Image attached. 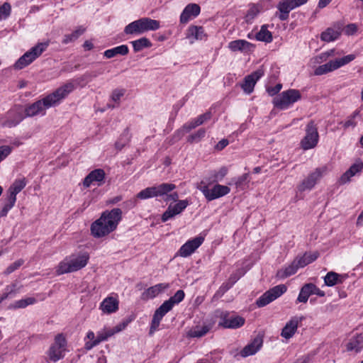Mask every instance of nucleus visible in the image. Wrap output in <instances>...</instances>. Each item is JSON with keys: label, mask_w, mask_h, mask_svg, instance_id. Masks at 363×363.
<instances>
[{"label": "nucleus", "mask_w": 363, "mask_h": 363, "mask_svg": "<svg viewBox=\"0 0 363 363\" xmlns=\"http://www.w3.org/2000/svg\"><path fill=\"white\" fill-rule=\"evenodd\" d=\"M113 332L111 329L104 330L98 333L96 339L92 342H86L85 343V349L90 350L94 347L98 345L101 342L106 340L108 337L113 336Z\"/></svg>", "instance_id": "obj_24"}, {"label": "nucleus", "mask_w": 363, "mask_h": 363, "mask_svg": "<svg viewBox=\"0 0 363 363\" xmlns=\"http://www.w3.org/2000/svg\"><path fill=\"white\" fill-rule=\"evenodd\" d=\"M105 179V172L102 169H96L91 171L84 179L83 184L85 187H89L94 182H99L98 185H101Z\"/></svg>", "instance_id": "obj_22"}, {"label": "nucleus", "mask_w": 363, "mask_h": 363, "mask_svg": "<svg viewBox=\"0 0 363 363\" xmlns=\"http://www.w3.org/2000/svg\"><path fill=\"white\" fill-rule=\"evenodd\" d=\"M256 39L259 41L270 43L272 40V35L267 30V26L264 25L256 35Z\"/></svg>", "instance_id": "obj_39"}, {"label": "nucleus", "mask_w": 363, "mask_h": 363, "mask_svg": "<svg viewBox=\"0 0 363 363\" xmlns=\"http://www.w3.org/2000/svg\"><path fill=\"white\" fill-rule=\"evenodd\" d=\"M258 13L259 9L256 6H252L247 11V13L246 15V21H249L253 19L257 15Z\"/></svg>", "instance_id": "obj_56"}, {"label": "nucleus", "mask_w": 363, "mask_h": 363, "mask_svg": "<svg viewBox=\"0 0 363 363\" xmlns=\"http://www.w3.org/2000/svg\"><path fill=\"white\" fill-rule=\"evenodd\" d=\"M355 59V55L353 54L344 56L342 58L330 60L328 63L318 66L314 71L315 75H323L328 72H333Z\"/></svg>", "instance_id": "obj_7"}, {"label": "nucleus", "mask_w": 363, "mask_h": 363, "mask_svg": "<svg viewBox=\"0 0 363 363\" xmlns=\"http://www.w3.org/2000/svg\"><path fill=\"white\" fill-rule=\"evenodd\" d=\"M205 129L201 128L198 130L195 133L189 135L188 137L187 141L191 143H193L194 142H199L201 138H203L205 136Z\"/></svg>", "instance_id": "obj_49"}, {"label": "nucleus", "mask_w": 363, "mask_h": 363, "mask_svg": "<svg viewBox=\"0 0 363 363\" xmlns=\"http://www.w3.org/2000/svg\"><path fill=\"white\" fill-rule=\"evenodd\" d=\"M200 11V6L196 4H189L185 7V13L189 12L193 17L197 16Z\"/></svg>", "instance_id": "obj_50"}, {"label": "nucleus", "mask_w": 363, "mask_h": 363, "mask_svg": "<svg viewBox=\"0 0 363 363\" xmlns=\"http://www.w3.org/2000/svg\"><path fill=\"white\" fill-rule=\"evenodd\" d=\"M252 47V45L245 40H236L231 41L229 45L228 48L232 51H238V50H250V48Z\"/></svg>", "instance_id": "obj_35"}, {"label": "nucleus", "mask_w": 363, "mask_h": 363, "mask_svg": "<svg viewBox=\"0 0 363 363\" xmlns=\"http://www.w3.org/2000/svg\"><path fill=\"white\" fill-rule=\"evenodd\" d=\"M301 94L299 90L290 89L281 92L273 99L274 106L285 110L293 105L294 103L301 100Z\"/></svg>", "instance_id": "obj_4"}, {"label": "nucleus", "mask_w": 363, "mask_h": 363, "mask_svg": "<svg viewBox=\"0 0 363 363\" xmlns=\"http://www.w3.org/2000/svg\"><path fill=\"white\" fill-rule=\"evenodd\" d=\"M102 73L103 71L86 72L80 77L77 79L76 82L79 85L84 86L87 82H90L92 79V78H95Z\"/></svg>", "instance_id": "obj_37"}, {"label": "nucleus", "mask_w": 363, "mask_h": 363, "mask_svg": "<svg viewBox=\"0 0 363 363\" xmlns=\"http://www.w3.org/2000/svg\"><path fill=\"white\" fill-rule=\"evenodd\" d=\"M263 345L262 336L257 335L252 341L247 345L240 352V355L242 357H246L250 355L255 354L257 351L260 350Z\"/></svg>", "instance_id": "obj_20"}, {"label": "nucleus", "mask_w": 363, "mask_h": 363, "mask_svg": "<svg viewBox=\"0 0 363 363\" xmlns=\"http://www.w3.org/2000/svg\"><path fill=\"white\" fill-rule=\"evenodd\" d=\"M101 216H105V219L102 220L104 224L108 226L110 229H116L119 221L122 218V211L116 208L111 211H106L102 213Z\"/></svg>", "instance_id": "obj_14"}, {"label": "nucleus", "mask_w": 363, "mask_h": 363, "mask_svg": "<svg viewBox=\"0 0 363 363\" xmlns=\"http://www.w3.org/2000/svg\"><path fill=\"white\" fill-rule=\"evenodd\" d=\"M282 85L281 84H277L276 86L272 87L267 88V92L269 95L274 96L279 92L281 89Z\"/></svg>", "instance_id": "obj_62"}, {"label": "nucleus", "mask_w": 363, "mask_h": 363, "mask_svg": "<svg viewBox=\"0 0 363 363\" xmlns=\"http://www.w3.org/2000/svg\"><path fill=\"white\" fill-rule=\"evenodd\" d=\"M198 125H196V122L194 121H190L189 123H185L182 126V129L179 131H183V132H185V133H188L191 130L195 128Z\"/></svg>", "instance_id": "obj_58"}, {"label": "nucleus", "mask_w": 363, "mask_h": 363, "mask_svg": "<svg viewBox=\"0 0 363 363\" xmlns=\"http://www.w3.org/2000/svg\"><path fill=\"white\" fill-rule=\"evenodd\" d=\"M211 329V326L205 325L201 327L196 326V328L190 330L188 335L191 337H201L205 335Z\"/></svg>", "instance_id": "obj_38"}, {"label": "nucleus", "mask_w": 363, "mask_h": 363, "mask_svg": "<svg viewBox=\"0 0 363 363\" xmlns=\"http://www.w3.org/2000/svg\"><path fill=\"white\" fill-rule=\"evenodd\" d=\"M169 286V284L161 283L156 284L145 291L142 294V297L143 299L152 298L160 294L162 291L168 289Z\"/></svg>", "instance_id": "obj_25"}, {"label": "nucleus", "mask_w": 363, "mask_h": 363, "mask_svg": "<svg viewBox=\"0 0 363 363\" xmlns=\"http://www.w3.org/2000/svg\"><path fill=\"white\" fill-rule=\"evenodd\" d=\"M75 89L74 84L69 82L57 88L41 100H38L25 109L26 116L32 117L38 114L45 115V110L57 106Z\"/></svg>", "instance_id": "obj_1"}, {"label": "nucleus", "mask_w": 363, "mask_h": 363, "mask_svg": "<svg viewBox=\"0 0 363 363\" xmlns=\"http://www.w3.org/2000/svg\"><path fill=\"white\" fill-rule=\"evenodd\" d=\"M204 238L198 236L192 240H188L179 249V254L181 257H186L191 255L203 243Z\"/></svg>", "instance_id": "obj_18"}, {"label": "nucleus", "mask_w": 363, "mask_h": 363, "mask_svg": "<svg viewBox=\"0 0 363 363\" xmlns=\"http://www.w3.org/2000/svg\"><path fill=\"white\" fill-rule=\"evenodd\" d=\"M105 218V216H100L99 218L91 224V232L94 237L102 238L114 231L113 229H110L108 226L104 224L102 220H104Z\"/></svg>", "instance_id": "obj_19"}, {"label": "nucleus", "mask_w": 363, "mask_h": 363, "mask_svg": "<svg viewBox=\"0 0 363 363\" xmlns=\"http://www.w3.org/2000/svg\"><path fill=\"white\" fill-rule=\"evenodd\" d=\"M315 289V284L312 283L304 284L300 291L297 301L301 303H306L309 296L313 294L312 289Z\"/></svg>", "instance_id": "obj_31"}, {"label": "nucleus", "mask_w": 363, "mask_h": 363, "mask_svg": "<svg viewBox=\"0 0 363 363\" xmlns=\"http://www.w3.org/2000/svg\"><path fill=\"white\" fill-rule=\"evenodd\" d=\"M140 20L145 33L150 30H156L160 28V22L157 20L150 18H141Z\"/></svg>", "instance_id": "obj_36"}, {"label": "nucleus", "mask_w": 363, "mask_h": 363, "mask_svg": "<svg viewBox=\"0 0 363 363\" xmlns=\"http://www.w3.org/2000/svg\"><path fill=\"white\" fill-rule=\"evenodd\" d=\"M303 316H294L285 325L281 330V335L284 338L289 340L296 333L299 323L304 320Z\"/></svg>", "instance_id": "obj_16"}, {"label": "nucleus", "mask_w": 363, "mask_h": 363, "mask_svg": "<svg viewBox=\"0 0 363 363\" xmlns=\"http://www.w3.org/2000/svg\"><path fill=\"white\" fill-rule=\"evenodd\" d=\"M341 34V27L338 26L337 28H328L326 30L323 32L320 35L322 40L325 42H331L339 38Z\"/></svg>", "instance_id": "obj_30"}, {"label": "nucleus", "mask_w": 363, "mask_h": 363, "mask_svg": "<svg viewBox=\"0 0 363 363\" xmlns=\"http://www.w3.org/2000/svg\"><path fill=\"white\" fill-rule=\"evenodd\" d=\"M12 151V147L9 145L0 146V162L4 160Z\"/></svg>", "instance_id": "obj_52"}, {"label": "nucleus", "mask_w": 363, "mask_h": 363, "mask_svg": "<svg viewBox=\"0 0 363 363\" xmlns=\"http://www.w3.org/2000/svg\"><path fill=\"white\" fill-rule=\"evenodd\" d=\"M125 89H115L113 91L111 94V99L115 102H118L122 97L125 94Z\"/></svg>", "instance_id": "obj_55"}, {"label": "nucleus", "mask_w": 363, "mask_h": 363, "mask_svg": "<svg viewBox=\"0 0 363 363\" xmlns=\"http://www.w3.org/2000/svg\"><path fill=\"white\" fill-rule=\"evenodd\" d=\"M264 75V70L260 68L252 72V74L247 75L244 78V82L241 84V87L244 92L250 94L253 90L257 82Z\"/></svg>", "instance_id": "obj_15"}, {"label": "nucleus", "mask_w": 363, "mask_h": 363, "mask_svg": "<svg viewBox=\"0 0 363 363\" xmlns=\"http://www.w3.org/2000/svg\"><path fill=\"white\" fill-rule=\"evenodd\" d=\"M357 30V27L354 23L348 24L345 28V33L346 35H350L355 33Z\"/></svg>", "instance_id": "obj_60"}, {"label": "nucleus", "mask_w": 363, "mask_h": 363, "mask_svg": "<svg viewBox=\"0 0 363 363\" xmlns=\"http://www.w3.org/2000/svg\"><path fill=\"white\" fill-rule=\"evenodd\" d=\"M249 182L250 178L248 173H245L233 180V182L235 185L236 188L242 189H244V187L249 183Z\"/></svg>", "instance_id": "obj_46"}, {"label": "nucleus", "mask_w": 363, "mask_h": 363, "mask_svg": "<svg viewBox=\"0 0 363 363\" xmlns=\"http://www.w3.org/2000/svg\"><path fill=\"white\" fill-rule=\"evenodd\" d=\"M328 171L326 166L316 168L311 172L303 182L298 185V189L300 191L311 190L317 183V182Z\"/></svg>", "instance_id": "obj_12"}, {"label": "nucleus", "mask_w": 363, "mask_h": 363, "mask_svg": "<svg viewBox=\"0 0 363 363\" xmlns=\"http://www.w3.org/2000/svg\"><path fill=\"white\" fill-rule=\"evenodd\" d=\"M301 268V267L298 266V262H296V259L291 262L290 265L286 267L284 269L279 270L277 273V277L280 279H284L286 278L291 275L294 274L298 269Z\"/></svg>", "instance_id": "obj_32"}, {"label": "nucleus", "mask_w": 363, "mask_h": 363, "mask_svg": "<svg viewBox=\"0 0 363 363\" xmlns=\"http://www.w3.org/2000/svg\"><path fill=\"white\" fill-rule=\"evenodd\" d=\"M89 259L88 253L84 252L75 257L74 255L65 258L60 262L56 269L57 275L78 271L84 267Z\"/></svg>", "instance_id": "obj_3"}, {"label": "nucleus", "mask_w": 363, "mask_h": 363, "mask_svg": "<svg viewBox=\"0 0 363 363\" xmlns=\"http://www.w3.org/2000/svg\"><path fill=\"white\" fill-rule=\"evenodd\" d=\"M228 145V140L227 139H223L218 142L216 146V149L221 150Z\"/></svg>", "instance_id": "obj_64"}, {"label": "nucleus", "mask_w": 363, "mask_h": 363, "mask_svg": "<svg viewBox=\"0 0 363 363\" xmlns=\"http://www.w3.org/2000/svg\"><path fill=\"white\" fill-rule=\"evenodd\" d=\"M135 52H139L145 48H150L152 43L147 38H141L138 40L131 42Z\"/></svg>", "instance_id": "obj_40"}, {"label": "nucleus", "mask_w": 363, "mask_h": 363, "mask_svg": "<svg viewBox=\"0 0 363 363\" xmlns=\"http://www.w3.org/2000/svg\"><path fill=\"white\" fill-rule=\"evenodd\" d=\"M284 284L277 285L263 294L256 301L258 307H264L281 296L286 291Z\"/></svg>", "instance_id": "obj_11"}, {"label": "nucleus", "mask_w": 363, "mask_h": 363, "mask_svg": "<svg viewBox=\"0 0 363 363\" xmlns=\"http://www.w3.org/2000/svg\"><path fill=\"white\" fill-rule=\"evenodd\" d=\"M211 118V112H206L203 114L200 115L197 118L194 120L196 122V125L198 126L203 124L205 121H208Z\"/></svg>", "instance_id": "obj_53"}, {"label": "nucleus", "mask_w": 363, "mask_h": 363, "mask_svg": "<svg viewBox=\"0 0 363 363\" xmlns=\"http://www.w3.org/2000/svg\"><path fill=\"white\" fill-rule=\"evenodd\" d=\"M189 205L187 200H179L174 206L169 205L167 209L162 215V220L167 221L169 219L181 213Z\"/></svg>", "instance_id": "obj_17"}, {"label": "nucleus", "mask_w": 363, "mask_h": 363, "mask_svg": "<svg viewBox=\"0 0 363 363\" xmlns=\"http://www.w3.org/2000/svg\"><path fill=\"white\" fill-rule=\"evenodd\" d=\"M85 29L82 27L79 28L76 30H74L72 33L69 35H65L62 43L64 44H67L69 42L74 41L77 39L81 35H82L84 32Z\"/></svg>", "instance_id": "obj_45"}, {"label": "nucleus", "mask_w": 363, "mask_h": 363, "mask_svg": "<svg viewBox=\"0 0 363 363\" xmlns=\"http://www.w3.org/2000/svg\"><path fill=\"white\" fill-rule=\"evenodd\" d=\"M318 128L313 121L308 123L306 127V135L301 142L303 150H309L316 146L318 142Z\"/></svg>", "instance_id": "obj_9"}, {"label": "nucleus", "mask_w": 363, "mask_h": 363, "mask_svg": "<svg viewBox=\"0 0 363 363\" xmlns=\"http://www.w3.org/2000/svg\"><path fill=\"white\" fill-rule=\"evenodd\" d=\"M129 52L128 47L126 45H121L112 49L106 50L104 55L108 59L112 58L118 55H126Z\"/></svg>", "instance_id": "obj_33"}, {"label": "nucleus", "mask_w": 363, "mask_h": 363, "mask_svg": "<svg viewBox=\"0 0 363 363\" xmlns=\"http://www.w3.org/2000/svg\"><path fill=\"white\" fill-rule=\"evenodd\" d=\"M176 189V186L171 183H162L157 186L147 187L140 191L136 196L139 199H147L152 197L163 196Z\"/></svg>", "instance_id": "obj_6"}, {"label": "nucleus", "mask_w": 363, "mask_h": 363, "mask_svg": "<svg viewBox=\"0 0 363 363\" xmlns=\"http://www.w3.org/2000/svg\"><path fill=\"white\" fill-rule=\"evenodd\" d=\"M363 349V334L359 333L352 337L346 345L348 352H359Z\"/></svg>", "instance_id": "obj_23"}, {"label": "nucleus", "mask_w": 363, "mask_h": 363, "mask_svg": "<svg viewBox=\"0 0 363 363\" xmlns=\"http://www.w3.org/2000/svg\"><path fill=\"white\" fill-rule=\"evenodd\" d=\"M245 319L238 315H225L222 317V321L219 323L220 325L225 328H238L245 324Z\"/></svg>", "instance_id": "obj_21"}, {"label": "nucleus", "mask_w": 363, "mask_h": 363, "mask_svg": "<svg viewBox=\"0 0 363 363\" xmlns=\"http://www.w3.org/2000/svg\"><path fill=\"white\" fill-rule=\"evenodd\" d=\"M198 188L208 201H213L225 196L230 191L228 186L220 184H216L211 189H210L206 185L201 186Z\"/></svg>", "instance_id": "obj_13"}, {"label": "nucleus", "mask_w": 363, "mask_h": 363, "mask_svg": "<svg viewBox=\"0 0 363 363\" xmlns=\"http://www.w3.org/2000/svg\"><path fill=\"white\" fill-rule=\"evenodd\" d=\"M23 264V259H18V260L14 262L13 263H12L7 267V269L6 270V274L12 273L16 269H17L18 267H20Z\"/></svg>", "instance_id": "obj_54"}, {"label": "nucleus", "mask_w": 363, "mask_h": 363, "mask_svg": "<svg viewBox=\"0 0 363 363\" xmlns=\"http://www.w3.org/2000/svg\"><path fill=\"white\" fill-rule=\"evenodd\" d=\"M183 290H178L173 296L165 301L155 312L152 320L150 333L152 334L159 327L162 318L172 310L175 304L180 303L184 298Z\"/></svg>", "instance_id": "obj_2"}, {"label": "nucleus", "mask_w": 363, "mask_h": 363, "mask_svg": "<svg viewBox=\"0 0 363 363\" xmlns=\"http://www.w3.org/2000/svg\"><path fill=\"white\" fill-rule=\"evenodd\" d=\"M130 138V135L129 133V130L128 128H126L121 135V138L118 139V140L116 142V147L118 150H121L125 145V144L128 143Z\"/></svg>", "instance_id": "obj_43"}, {"label": "nucleus", "mask_w": 363, "mask_h": 363, "mask_svg": "<svg viewBox=\"0 0 363 363\" xmlns=\"http://www.w3.org/2000/svg\"><path fill=\"white\" fill-rule=\"evenodd\" d=\"M11 5L6 2L0 6V20L7 18L11 13Z\"/></svg>", "instance_id": "obj_51"}, {"label": "nucleus", "mask_w": 363, "mask_h": 363, "mask_svg": "<svg viewBox=\"0 0 363 363\" xmlns=\"http://www.w3.org/2000/svg\"><path fill=\"white\" fill-rule=\"evenodd\" d=\"M48 43H40L24 53L14 64L16 69H22L32 63L47 49Z\"/></svg>", "instance_id": "obj_5"}, {"label": "nucleus", "mask_w": 363, "mask_h": 363, "mask_svg": "<svg viewBox=\"0 0 363 363\" xmlns=\"http://www.w3.org/2000/svg\"><path fill=\"white\" fill-rule=\"evenodd\" d=\"M359 114V111H354L353 114L349 117L344 124L345 128H349L350 126H355L356 123L354 122L355 117Z\"/></svg>", "instance_id": "obj_57"}, {"label": "nucleus", "mask_w": 363, "mask_h": 363, "mask_svg": "<svg viewBox=\"0 0 363 363\" xmlns=\"http://www.w3.org/2000/svg\"><path fill=\"white\" fill-rule=\"evenodd\" d=\"M191 17V15L190 13H189V12L186 13V14H185V9H184L180 16V22L182 23H186L187 22H189Z\"/></svg>", "instance_id": "obj_63"}, {"label": "nucleus", "mask_w": 363, "mask_h": 363, "mask_svg": "<svg viewBox=\"0 0 363 363\" xmlns=\"http://www.w3.org/2000/svg\"><path fill=\"white\" fill-rule=\"evenodd\" d=\"M308 0H281L277 4L279 12L276 16L281 21H286L289 18L291 11L296 7L305 4Z\"/></svg>", "instance_id": "obj_10"}, {"label": "nucleus", "mask_w": 363, "mask_h": 363, "mask_svg": "<svg viewBox=\"0 0 363 363\" xmlns=\"http://www.w3.org/2000/svg\"><path fill=\"white\" fill-rule=\"evenodd\" d=\"M203 35V28L201 26H192L188 29L189 37H194L196 40H202Z\"/></svg>", "instance_id": "obj_42"}, {"label": "nucleus", "mask_w": 363, "mask_h": 363, "mask_svg": "<svg viewBox=\"0 0 363 363\" xmlns=\"http://www.w3.org/2000/svg\"><path fill=\"white\" fill-rule=\"evenodd\" d=\"M36 302V299L33 297H28L24 299H21L15 302V308H23L28 305H32Z\"/></svg>", "instance_id": "obj_48"}, {"label": "nucleus", "mask_w": 363, "mask_h": 363, "mask_svg": "<svg viewBox=\"0 0 363 363\" xmlns=\"http://www.w3.org/2000/svg\"><path fill=\"white\" fill-rule=\"evenodd\" d=\"M16 200L7 196L3 207L0 210V217L6 216L8 212L13 207Z\"/></svg>", "instance_id": "obj_44"}, {"label": "nucleus", "mask_w": 363, "mask_h": 363, "mask_svg": "<svg viewBox=\"0 0 363 363\" xmlns=\"http://www.w3.org/2000/svg\"><path fill=\"white\" fill-rule=\"evenodd\" d=\"M67 340L62 334H58L55 337L54 343L50 347L48 351L49 359L56 362L64 357Z\"/></svg>", "instance_id": "obj_8"}, {"label": "nucleus", "mask_w": 363, "mask_h": 363, "mask_svg": "<svg viewBox=\"0 0 363 363\" xmlns=\"http://www.w3.org/2000/svg\"><path fill=\"white\" fill-rule=\"evenodd\" d=\"M228 168L222 167L218 171L215 172L211 178L212 182H217L223 180L228 174Z\"/></svg>", "instance_id": "obj_47"}, {"label": "nucleus", "mask_w": 363, "mask_h": 363, "mask_svg": "<svg viewBox=\"0 0 363 363\" xmlns=\"http://www.w3.org/2000/svg\"><path fill=\"white\" fill-rule=\"evenodd\" d=\"M126 35H140L145 33L141 21L140 19L133 21L124 28Z\"/></svg>", "instance_id": "obj_29"}, {"label": "nucleus", "mask_w": 363, "mask_h": 363, "mask_svg": "<svg viewBox=\"0 0 363 363\" xmlns=\"http://www.w3.org/2000/svg\"><path fill=\"white\" fill-rule=\"evenodd\" d=\"M118 308V301L113 297L105 298L101 304V309L106 313H111L116 311Z\"/></svg>", "instance_id": "obj_27"}, {"label": "nucleus", "mask_w": 363, "mask_h": 363, "mask_svg": "<svg viewBox=\"0 0 363 363\" xmlns=\"http://www.w3.org/2000/svg\"><path fill=\"white\" fill-rule=\"evenodd\" d=\"M128 323H129V321L122 322L111 330H112V332H113V334H116V333H119L120 331L124 330L126 328V326L128 325Z\"/></svg>", "instance_id": "obj_61"}, {"label": "nucleus", "mask_w": 363, "mask_h": 363, "mask_svg": "<svg viewBox=\"0 0 363 363\" xmlns=\"http://www.w3.org/2000/svg\"><path fill=\"white\" fill-rule=\"evenodd\" d=\"M363 169V162H359L353 164L350 169L346 171L340 177V182L342 184L347 183L350 181V178L354 176L357 173L362 171Z\"/></svg>", "instance_id": "obj_26"}, {"label": "nucleus", "mask_w": 363, "mask_h": 363, "mask_svg": "<svg viewBox=\"0 0 363 363\" xmlns=\"http://www.w3.org/2000/svg\"><path fill=\"white\" fill-rule=\"evenodd\" d=\"M318 255L319 254L318 252H314L313 253L306 252L302 257H297L296 260L298 262V266L302 268L315 261L318 258Z\"/></svg>", "instance_id": "obj_34"}, {"label": "nucleus", "mask_w": 363, "mask_h": 363, "mask_svg": "<svg viewBox=\"0 0 363 363\" xmlns=\"http://www.w3.org/2000/svg\"><path fill=\"white\" fill-rule=\"evenodd\" d=\"M26 185L25 178L15 180L8 190V196L16 200V195L22 191Z\"/></svg>", "instance_id": "obj_28"}, {"label": "nucleus", "mask_w": 363, "mask_h": 363, "mask_svg": "<svg viewBox=\"0 0 363 363\" xmlns=\"http://www.w3.org/2000/svg\"><path fill=\"white\" fill-rule=\"evenodd\" d=\"M163 196H165L164 201L166 202L169 201H177L179 199V194L177 192H172V193H167V194H164Z\"/></svg>", "instance_id": "obj_59"}, {"label": "nucleus", "mask_w": 363, "mask_h": 363, "mask_svg": "<svg viewBox=\"0 0 363 363\" xmlns=\"http://www.w3.org/2000/svg\"><path fill=\"white\" fill-rule=\"evenodd\" d=\"M325 284L328 286H333L338 283L342 282L340 275L334 272H328L324 278Z\"/></svg>", "instance_id": "obj_41"}]
</instances>
